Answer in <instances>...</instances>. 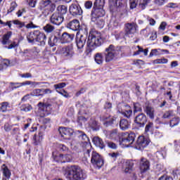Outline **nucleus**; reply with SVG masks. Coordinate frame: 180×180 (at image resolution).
I'll return each mask as SVG.
<instances>
[{"label":"nucleus","mask_w":180,"mask_h":180,"mask_svg":"<svg viewBox=\"0 0 180 180\" xmlns=\"http://www.w3.org/2000/svg\"><path fill=\"white\" fill-rule=\"evenodd\" d=\"M119 54V49L113 44H110L105 49L103 53H96L94 55V61L96 64H98V65H102L104 61H105V63H110V61L116 60Z\"/></svg>","instance_id":"f257e3e1"},{"label":"nucleus","mask_w":180,"mask_h":180,"mask_svg":"<svg viewBox=\"0 0 180 180\" xmlns=\"http://www.w3.org/2000/svg\"><path fill=\"white\" fill-rule=\"evenodd\" d=\"M64 176L68 180H85L86 172L80 167L75 165L67 169L64 173Z\"/></svg>","instance_id":"f03ea898"},{"label":"nucleus","mask_w":180,"mask_h":180,"mask_svg":"<svg viewBox=\"0 0 180 180\" xmlns=\"http://www.w3.org/2000/svg\"><path fill=\"white\" fill-rule=\"evenodd\" d=\"M75 26L76 27V30H78L79 33L81 34L80 35L78 33L77 34L76 44L77 49H84V46H85L86 39L88 38V28L86 27V25L84 23H76Z\"/></svg>","instance_id":"7ed1b4c3"},{"label":"nucleus","mask_w":180,"mask_h":180,"mask_svg":"<svg viewBox=\"0 0 180 180\" xmlns=\"http://www.w3.org/2000/svg\"><path fill=\"white\" fill-rule=\"evenodd\" d=\"M102 44H103L102 34L95 30L90 31L87 40L88 47H93V49H96V47L102 46Z\"/></svg>","instance_id":"20e7f679"},{"label":"nucleus","mask_w":180,"mask_h":180,"mask_svg":"<svg viewBox=\"0 0 180 180\" xmlns=\"http://www.w3.org/2000/svg\"><path fill=\"white\" fill-rule=\"evenodd\" d=\"M102 44H103L102 34L95 30L90 31L87 40L88 47H93V49H96V47L102 46Z\"/></svg>","instance_id":"39448f33"},{"label":"nucleus","mask_w":180,"mask_h":180,"mask_svg":"<svg viewBox=\"0 0 180 180\" xmlns=\"http://www.w3.org/2000/svg\"><path fill=\"white\" fill-rule=\"evenodd\" d=\"M77 137L79 140H82V143L84 144V157L86 158H89L91 157V143H89V138L86 136L84 131H77Z\"/></svg>","instance_id":"423d86ee"},{"label":"nucleus","mask_w":180,"mask_h":180,"mask_svg":"<svg viewBox=\"0 0 180 180\" xmlns=\"http://www.w3.org/2000/svg\"><path fill=\"white\" fill-rule=\"evenodd\" d=\"M91 162L94 168H96L97 169H100V168H102V167H103V165L105 164L103 158L96 151H92Z\"/></svg>","instance_id":"0eeeda50"},{"label":"nucleus","mask_w":180,"mask_h":180,"mask_svg":"<svg viewBox=\"0 0 180 180\" xmlns=\"http://www.w3.org/2000/svg\"><path fill=\"white\" fill-rule=\"evenodd\" d=\"M52 156L57 162H71L72 161V153L71 150L67 152L65 155L60 153L57 155V153L53 152Z\"/></svg>","instance_id":"6e6552de"},{"label":"nucleus","mask_w":180,"mask_h":180,"mask_svg":"<svg viewBox=\"0 0 180 180\" xmlns=\"http://www.w3.org/2000/svg\"><path fill=\"white\" fill-rule=\"evenodd\" d=\"M120 138V143L123 144V146H126V147H130L133 143H134V140L136 139V134L131 132L129 134L128 132L122 133Z\"/></svg>","instance_id":"1a4fd4ad"},{"label":"nucleus","mask_w":180,"mask_h":180,"mask_svg":"<svg viewBox=\"0 0 180 180\" xmlns=\"http://www.w3.org/2000/svg\"><path fill=\"white\" fill-rule=\"evenodd\" d=\"M105 10L102 7H93L91 11V22H97L99 18L105 16Z\"/></svg>","instance_id":"9d476101"},{"label":"nucleus","mask_w":180,"mask_h":180,"mask_svg":"<svg viewBox=\"0 0 180 180\" xmlns=\"http://www.w3.org/2000/svg\"><path fill=\"white\" fill-rule=\"evenodd\" d=\"M63 22H65L66 23H79L78 20H73L68 22L67 20L64 19V17L60 15L57 13H53L51 17V23H63Z\"/></svg>","instance_id":"9b49d317"},{"label":"nucleus","mask_w":180,"mask_h":180,"mask_svg":"<svg viewBox=\"0 0 180 180\" xmlns=\"http://www.w3.org/2000/svg\"><path fill=\"white\" fill-rule=\"evenodd\" d=\"M148 144H150V139L141 136L138 138L135 148L136 150H144Z\"/></svg>","instance_id":"f8f14e48"},{"label":"nucleus","mask_w":180,"mask_h":180,"mask_svg":"<svg viewBox=\"0 0 180 180\" xmlns=\"http://www.w3.org/2000/svg\"><path fill=\"white\" fill-rule=\"evenodd\" d=\"M134 122L139 127H144L147 123V116L141 112L136 116Z\"/></svg>","instance_id":"ddd939ff"},{"label":"nucleus","mask_w":180,"mask_h":180,"mask_svg":"<svg viewBox=\"0 0 180 180\" xmlns=\"http://www.w3.org/2000/svg\"><path fill=\"white\" fill-rule=\"evenodd\" d=\"M60 53L63 57H67L68 58H72L74 56V47L72 45H69L62 48Z\"/></svg>","instance_id":"4468645a"},{"label":"nucleus","mask_w":180,"mask_h":180,"mask_svg":"<svg viewBox=\"0 0 180 180\" xmlns=\"http://www.w3.org/2000/svg\"><path fill=\"white\" fill-rule=\"evenodd\" d=\"M41 82H32V81H25L22 83L16 82L13 83L11 82V88L12 89H16L18 88H20V86H24L25 85H32V86H37V85H40Z\"/></svg>","instance_id":"2eb2a0df"},{"label":"nucleus","mask_w":180,"mask_h":180,"mask_svg":"<svg viewBox=\"0 0 180 180\" xmlns=\"http://www.w3.org/2000/svg\"><path fill=\"white\" fill-rule=\"evenodd\" d=\"M143 112L146 113L149 118L152 120L154 119L155 110L154 109V107L151 106V104L146 103L145 105L143 106Z\"/></svg>","instance_id":"dca6fc26"},{"label":"nucleus","mask_w":180,"mask_h":180,"mask_svg":"<svg viewBox=\"0 0 180 180\" xmlns=\"http://www.w3.org/2000/svg\"><path fill=\"white\" fill-rule=\"evenodd\" d=\"M53 91L50 89H36L31 93L32 96H44L49 94H52Z\"/></svg>","instance_id":"f3484780"},{"label":"nucleus","mask_w":180,"mask_h":180,"mask_svg":"<svg viewBox=\"0 0 180 180\" xmlns=\"http://www.w3.org/2000/svg\"><path fill=\"white\" fill-rule=\"evenodd\" d=\"M137 32V25L136 23L125 24V36L129 34H134Z\"/></svg>","instance_id":"a211bd4d"},{"label":"nucleus","mask_w":180,"mask_h":180,"mask_svg":"<svg viewBox=\"0 0 180 180\" xmlns=\"http://www.w3.org/2000/svg\"><path fill=\"white\" fill-rule=\"evenodd\" d=\"M75 35L73 34H68V32H63L61 36H59V40L60 43H71L74 40Z\"/></svg>","instance_id":"6ab92c4d"},{"label":"nucleus","mask_w":180,"mask_h":180,"mask_svg":"<svg viewBox=\"0 0 180 180\" xmlns=\"http://www.w3.org/2000/svg\"><path fill=\"white\" fill-rule=\"evenodd\" d=\"M70 13L73 16L82 15V8L77 4H72L69 8Z\"/></svg>","instance_id":"aec40b11"},{"label":"nucleus","mask_w":180,"mask_h":180,"mask_svg":"<svg viewBox=\"0 0 180 180\" xmlns=\"http://www.w3.org/2000/svg\"><path fill=\"white\" fill-rule=\"evenodd\" d=\"M60 34H61V33L60 32V31H56L55 32L54 36H51L49 38L48 44L51 47H54V46H57V43L58 42V39H60Z\"/></svg>","instance_id":"412c9836"},{"label":"nucleus","mask_w":180,"mask_h":180,"mask_svg":"<svg viewBox=\"0 0 180 180\" xmlns=\"http://www.w3.org/2000/svg\"><path fill=\"white\" fill-rule=\"evenodd\" d=\"M123 0H109L110 4V12H115V11L117 10V8L122 7V1Z\"/></svg>","instance_id":"4be33fe9"},{"label":"nucleus","mask_w":180,"mask_h":180,"mask_svg":"<svg viewBox=\"0 0 180 180\" xmlns=\"http://www.w3.org/2000/svg\"><path fill=\"white\" fill-rule=\"evenodd\" d=\"M108 137L110 140H120L122 139V133L120 134L117 129H112L108 133Z\"/></svg>","instance_id":"5701e85b"},{"label":"nucleus","mask_w":180,"mask_h":180,"mask_svg":"<svg viewBox=\"0 0 180 180\" xmlns=\"http://www.w3.org/2000/svg\"><path fill=\"white\" fill-rule=\"evenodd\" d=\"M1 172L3 174L2 179L9 180L11 179V176H12V172L11 169L6 166V165L4 164L1 167Z\"/></svg>","instance_id":"b1692460"},{"label":"nucleus","mask_w":180,"mask_h":180,"mask_svg":"<svg viewBox=\"0 0 180 180\" xmlns=\"http://www.w3.org/2000/svg\"><path fill=\"white\" fill-rule=\"evenodd\" d=\"M58 131L61 137H63L64 139H68V137H70V136H72V133H74L72 129L65 127H59Z\"/></svg>","instance_id":"393cba45"},{"label":"nucleus","mask_w":180,"mask_h":180,"mask_svg":"<svg viewBox=\"0 0 180 180\" xmlns=\"http://www.w3.org/2000/svg\"><path fill=\"white\" fill-rule=\"evenodd\" d=\"M100 119L101 122H104L103 124L106 127L111 126V124H113L116 122V118H110V115H102Z\"/></svg>","instance_id":"a878e982"},{"label":"nucleus","mask_w":180,"mask_h":180,"mask_svg":"<svg viewBox=\"0 0 180 180\" xmlns=\"http://www.w3.org/2000/svg\"><path fill=\"white\" fill-rule=\"evenodd\" d=\"M140 169L141 172L148 171V169H150V161L144 158H142L140 162Z\"/></svg>","instance_id":"bb28decb"},{"label":"nucleus","mask_w":180,"mask_h":180,"mask_svg":"<svg viewBox=\"0 0 180 180\" xmlns=\"http://www.w3.org/2000/svg\"><path fill=\"white\" fill-rule=\"evenodd\" d=\"M47 40V37L46 34L39 31L38 36L37 37V42L39 46H46V41Z\"/></svg>","instance_id":"cd10ccee"},{"label":"nucleus","mask_w":180,"mask_h":180,"mask_svg":"<svg viewBox=\"0 0 180 180\" xmlns=\"http://www.w3.org/2000/svg\"><path fill=\"white\" fill-rule=\"evenodd\" d=\"M11 37H12V32L8 31L6 34H4L1 39H0V41L1 44L4 46H6V44H9L11 43Z\"/></svg>","instance_id":"c85d7f7f"},{"label":"nucleus","mask_w":180,"mask_h":180,"mask_svg":"<svg viewBox=\"0 0 180 180\" xmlns=\"http://www.w3.org/2000/svg\"><path fill=\"white\" fill-rule=\"evenodd\" d=\"M129 4H130V8L131 9H134L137 6V4L139 5H141L142 8H144L147 4H148V1L147 0H137V2H136V0H129Z\"/></svg>","instance_id":"c756f323"},{"label":"nucleus","mask_w":180,"mask_h":180,"mask_svg":"<svg viewBox=\"0 0 180 180\" xmlns=\"http://www.w3.org/2000/svg\"><path fill=\"white\" fill-rule=\"evenodd\" d=\"M39 35V30H35L33 32H30L27 37L29 43H36L37 40V36Z\"/></svg>","instance_id":"7c9ffc66"},{"label":"nucleus","mask_w":180,"mask_h":180,"mask_svg":"<svg viewBox=\"0 0 180 180\" xmlns=\"http://www.w3.org/2000/svg\"><path fill=\"white\" fill-rule=\"evenodd\" d=\"M134 166V163L132 161L127 160L124 166L125 174H130L131 171H133V167Z\"/></svg>","instance_id":"2f4dec72"},{"label":"nucleus","mask_w":180,"mask_h":180,"mask_svg":"<svg viewBox=\"0 0 180 180\" xmlns=\"http://www.w3.org/2000/svg\"><path fill=\"white\" fill-rule=\"evenodd\" d=\"M94 144H95V146H96V147H99V148H105V143H103V141L98 137V136H95L93 138L92 140Z\"/></svg>","instance_id":"473e14b6"},{"label":"nucleus","mask_w":180,"mask_h":180,"mask_svg":"<svg viewBox=\"0 0 180 180\" xmlns=\"http://www.w3.org/2000/svg\"><path fill=\"white\" fill-rule=\"evenodd\" d=\"M43 5L45 8H46V9H49L50 12H54V11L56 10V4L51 3L50 0H46L44 1Z\"/></svg>","instance_id":"72a5a7b5"},{"label":"nucleus","mask_w":180,"mask_h":180,"mask_svg":"<svg viewBox=\"0 0 180 180\" xmlns=\"http://www.w3.org/2000/svg\"><path fill=\"white\" fill-rule=\"evenodd\" d=\"M20 56L24 58V60H31L32 54L30 52V49H25L20 51Z\"/></svg>","instance_id":"f704fd0d"},{"label":"nucleus","mask_w":180,"mask_h":180,"mask_svg":"<svg viewBox=\"0 0 180 180\" xmlns=\"http://www.w3.org/2000/svg\"><path fill=\"white\" fill-rule=\"evenodd\" d=\"M120 128L121 130H127L130 128V122L126 119H122L120 121Z\"/></svg>","instance_id":"c9c22d12"},{"label":"nucleus","mask_w":180,"mask_h":180,"mask_svg":"<svg viewBox=\"0 0 180 180\" xmlns=\"http://www.w3.org/2000/svg\"><path fill=\"white\" fill-rule=\"evenodd\" d=\"M51 106V105L49 103H43L41 102L38 103L39 110H42V112H49V110H50Z\"/></svg>","instance_id":"e433bc0d"},{"label":"nucleus","mask_w":180,"mask_h":180,"mask_svg":"<svg viewBox=\"0 0 180 180\" xmlns=\"http://www.w3.org/2000/svg\"><path fill=\"white\" fill-rule=\"evenodd\" d=\"M34 146H39L41 141H43V134L39 132L38 135L35 134L34 136Z\"/></svg>","instance_id":"4c0bfd02"},{"label":"nucleus","mask_w":180,"mask_h":180,"mask_svg":"<svg viewBox=\"0 0 180 180\" xmlns=\"http://www.w3.org/2000/svg\"><path fill=\"white\" fill-rule=\"evenodd\" d=\"M30 51L31 53V58H37L39 57V53H40V49L34 47L30 49Z\"/></svg>","instance_id":"58836bf2"},{"label":"nucleus","mask_w":180,"mask_h":180,"mask_svg":"<svg viewBox=\"0 0 180 180\" xmlns=\"http://www.w3.org/2000/svg\"><path fill=\"white\" fill-rule=\"evenodd\" d=\"M127 108H129V105H125L124 103H119L117 105V112L118 113H121V115H123L124 113V110H126Z\"/></svg>","instance_id":"ea45409f"},{"label":"nucleus","mask_w":180,"mask_h":180,"mask_svg":"<svg viewBox=\"0 0 180 180\" xmlns=\"http://www.w3.org/2000/svg\"><path fill=\"white\" fill-rule=\"evenodd\" d=\"M89 126L91 129L94 131L99 130V124H98V122L95 120H91L89 122Z\"/></svg>","instance_id":"a19ab883"},{"label":"nucleus","mask_w":180,"mask_h":180,"mask_svg":"<svg viewBox=\"0 0 180 180\" xmlns=\"http://www.w3.org/2000/svg\"><path fill=\"white\" fill-rule=\"evenodd\" d=\"M57 11L60 15H65L67 13V6L60 5L58 6Z\"/></svg>","instance_id":"79ce46f5"},{"label":"nucleus","mask_w":180,"mask_h":180,"mask_svg":"<svg viewBox=\"0 0 180 180\" xmlns=\"http://www.w3.org/2000/svg\"><path fill=\"white\" fill-rule=\"evenodd\" d=\"M105 6V0H96L94 4V8H103Z\"/></svg>","instance_id":"37998d69"},{"label":"nucleus","mask_w":180,"mask_h":180,"mask_svg":"<svg viewBox=\"0 0 180 180\" xmlns=\"http://www.w3.org/2000/svg\"><path fill=\"white\" fill-rule=\"evenodd\" d=\"M33 108H32V105L30 104H23L20 106V110L22 112H30Z\"/></svg>","instance_id":"c03bdc74"},{"label":"nucleus","mask_w":180,"mask_h":180,"mask_svg":"<svg viewBox=\"0 0 180 180\" xmlns=\"http://www.w3.org/2000/svg\"><path fill=\"white\" fill-rule=\"evenodd\" d=\"M137 112H143V108L140 103H134V113H137Z\"/></svg>","instance_id":"a18cd8bd"},{"label":"nucleus","mask_w":180,"mask_h":180,"mask_svg":"<svg viewBox=\"0 0 180 180\" xmlns=\"http://www.w3.org/2000/svg\"><path fill=\"white\" fill-rule=\"evenodd\" d=\"M174 117V111L173 110H168L166 111L164 115H162L163 119H169V117Z\"/></svg>","instance_id":"49530a36"},{"label":"nucleus","mask_w":180,"mask_h":180,"mask_svg":"<svg viewBox=\"0 0 180 180\" xmlns=\"http://www.w3.org/2000/svg\"><path fill=\"white\" fill-rule=\"evenodd\" d=\"M132 113H133V110H131V108H130V106H129V108H127V109H125L122 115L125 116V117L129 118L130 117V116H131Z\"/></svg>","instance_id":"de8ad7c7"},{"label":"nucleus","mask_w":180,"mask_h":180,"mask_svg":"<svg viewBox=\"0 0 180 180\" xmlns=\"http://www.w3.org/2000/svg\"><path fill=\"white\" fill-rule=\"evenodd\" d=\"M58 148L60 150V151H61L62 153H68L69 149L68 148L67 146H65L64 144H59L58 145Z\"/></svg>","instance_id":"09e8293b"},{"label":"nucleus","mask_w":180,"mask_h":180,"mask_svg":"<svg viewBox=\"0 0 180 180\" xmlns=\"http://www.w3.org/2000/svg\"><path fill=\"white\" fill-rule=\"evenodd\" d=\"M44 30H45L46 33H51V32L54 30V26L47 24L45 27H44Z\"/></svg>","instance_id":"8fccbe9b"},{"label":"nucleus","mask_w":180,"mask_h":180,"mask_svg":"<svg viewBox=\"0 0 180 180\" xmlns=\"http://www.w3.org/2000/svg\"><path fill=\"white\" fill-rule=\"evenodd\" d=\"M1 108L0 110H1V112H6V109H8V106H9V103L8 102H3L1 103Z\"/></svg>","instance_id":"3c124183"},{"label":"nucleus","mask_w":180,"mask_h":180,"mask_svg":"<svg viewBox=\"0 0 180 180\" xmlns=\"http://www.w3.org/2000/svg\"><path fill=\"white\" fill-rule=\"evenodd\" d=\"M179 123V118H173L170 120V127H174V126H178Z\"/></svg>","instance_id":"603ef678"},{"label":"nucleus","mask_w":180,"mask_h":180,"mask_svg":"<svg viewBox=\"0 0 180 180\" xmlns=\"http://www.w3.org/2000/svg\"><path fill=\"white\" fill-rule=\"evenodd\" d=\"M154 127V124L153 122H148L145 127L146 133H148V131H151Z\"/></svg>","instance_id":"864d4df0"},{"label":"nucleus","mask_w":180,"mask_h":180,"mask_svg":"<svg viewBox=\"0 0 180 180\" xmlns=\"http://www.w3.org/2000/svg\"><path fill=\"white\" fill-rule=\"evenodd\" d=\"M127 37V35H126V33L121 32L119 34H115V39L116 40H119L120 39H126Z\"/></svg>","instance_id":"5fc2aeb1"},{"label":"nucleus","mask_w":180,"mask_h":180,"mask_svg":"<svg viewBox=\"0 0 180 180\" xmlns=\"http://www.w3.org/2000/svg\"><path fill=\"white\" fill-rule=\"evenodd\" d=\"M155 64H167L168 63V59L167 58H162V59H157L154 60Z\"/></svg>","instance_id":"6e6d98bb"},{"label":"nucleus","mask_w":180,"mask_h":180,"mask_svg":"<svg viewBox=\"0 0 180 180\" xmlns=\"http://www.w3.org/2000/svg\"><path fill=\"white\" fill-rule=\"evenodd\" d=\"M67 84L64 82H62V83H59V84H54V88L55 89H56V91H58V89H61L63 88H65V86H66Z\"/></svg>","instance_id":"4d7b16f0"},{"label":"nucleus","mask_w":180,"mask_h":180,"mask_svg":"<svg viewBox=\"0 0 180 180\" xmlns=\"http://www.w3.org/2000/svg\"><path fill=\"white\" fill-rule=\"evenodd\" d=\"M17 6H18V4H16V2H12L11 4L10 8L8 10V13L13 12V11H15V8H16Z\"/></svg>","instance_id":"13d9d810"},{"label":"nucleus","mask_w":180,"mask_h":180,"mask_svg":"<svg viewBox=\"0 0 180 180\" xmlns=\"http://www.w3.org/2000/svg\"><path fill=\"white\" fill-rule=\"evenodd\" d=\"M107 146L109 148H112L113 150H116V148H117V145L112 141L108 142Z\"/></svg>","instance_id":"bf43d9fd"},{"label":"nucleus","mask_w":180,"mask_h":180,"mask_svg":"<svg viewBox=\"0 0 180 180\" xmlns=\"http://www.w3.org/2000/svg\"><path fill=\"white\" fill-rule=\"evenodd\" d=\"M56 92H58V94H60V95H62V96H64L65 98H70L71 97L70 96V94H68V93L67 91H65V90H63V91L56 90Z\"/></svg>","instance_id":"052dcab7"},{"label":"nucleus","mask_w":180,"mask_h":180,"mask_svg":"<svg viewBox=\"0 0 180 180\" xmlns=\"http://www.w3.org/2000/svg\"><path fill=\"white\" fill-rule=\"evenodd\" d=\"M18 46H19V44L14 41L11 43L8 46H6V49L11 50L12 49H15V47H18Z\"/></svg>","instance_id":"680f3d73"},{"label":"nucleus","mask_w":180,"mask_h":180,"mask_svg":"<svg viewBox=\"0 0 180 180\" xmlns=\"http://www.w3.org/2000/svg\"><path fill=\"white\" fill-rule=\"evenodd\" d=\"M92 51H94V47H89L85 52L86 56L91 57L92 54Z\"/></svg>","instance_id":"e2e57ef3"},{"label":"nucleus","mask_w":180,"mask_h":180,"mask_svg":"<svg viewBox=\"0 0 180 180\" xmlns=\"http://www.w3.org/2000/svg\"><path fill=\"white\" fill-rule=\"evenodd\" d=\"M174 148L176 153H180V142L176 141H174Z\"/></svg>","instance_id":"0e129e2a"},{"label":"nucleus","mask_w":180,"mask_h":180,"mask_svg":"<svg viewBox=\"0 0 180 180\" xmlns=\"http://www.w3.org/2000/svg\"><path fill=\"white\" fill-rule=\"evenodd\" d=\"M141 34H143L145 37H148L150 36V31L147 30V29L143 30L141 31Z\"/></svg>","instance_id":"69168bd1"},{"label":"nucleus","mask_w":180,"mask_h":180,"mask_svg":"<svg viewBox=\"0 0 180 180\" xmlns=\"http://www.w3.org/2000/svg\"><path fill=\"white\" fill-rule=\"evenodd\" d=\"M158 180H174V179L169 176L163 175L160 176Z\"/></svg>","instance_id":"338daca9"},{"label":"nucleus","mask_w":180,"mask_h":180,"mask_svg":"<svg viewBox=\"0 0 180 180\" xmlns=\"http://www.w3.org/2000/svg\"><path fill=\"white\" fill-rule=\"evenodd\" d=\"M4 127L5 131H11V130H12V126H11L8 123H6Z\"/></svg>","instance_id":"774afa93"}]
</instances>
